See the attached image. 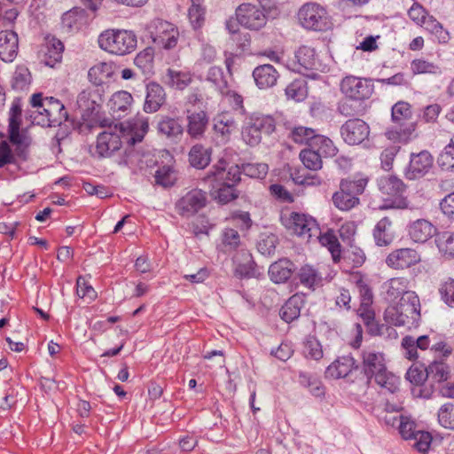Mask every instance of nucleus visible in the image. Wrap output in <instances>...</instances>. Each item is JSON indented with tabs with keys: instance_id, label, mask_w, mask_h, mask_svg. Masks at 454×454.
I'll return each instance as SVG.
<instances>
[{
	"instance_id": "nucleus-1",
	"label": "nucleus",
	"mask_w": 454,
	"mask_h": 454,
	"mask_svg": "<svg viewBox=\"0 0 454 454\" xmlns=\"http://www.w3.org/2000/svg\"><path fill=\"white\" fill-rule=\"evenodd\" d=\"M149 125L146 119L139 118L132 123L109 125L107 129L101 132L97 137L96 153L99 158L110 157L120 150L123 142L134 145L141 142L148 131Z\"/></svg>"
},
{
	"instance_id": "nucleus-2",
	"label": "nucleus",
	"mask_w": 454,
	"mask_h": 454,
	"mask_svg": "<svg viewBox=\"0 0 454 454\" xmlns=\"http://www.w3.org/2000/svg\"><path fill=\"white\" fill-rule=\"evenodd\" d=\"M420 317V301L415 292L403 294L397 304L385 310L387 322L397 325H414Z\"/></svg>"
},
{
	"instance_id": "nucleus-3",
	"label": "nucleus",
	"mask_w": 454,
	"mask_h": 454,
	"mask_svg": "<svg viewBox=\"0 0 454 454\" xmlns=\"http://www.w3.org/2000/svg\"><path fill=\"white\" fill-rule=\"evenodd\" d=\"M411 105L399 101L392 106L391 119L395 126L387 128L385 136L393 142H407L416 129V124L411 121Z\"/></svg>"
},
{
	"instance_id": "nucleus-4",
	"label": "nucleus",
	"mask_w": 454,
	"mask_h": 454,
	"mask_svg": "<svg viewBox=\"0 0 454 454\" xmlns=\"http://www.w3.org/2000/svg\"><path fill=\"white\" fill-rule=\"evenodd\" d=\"M98 42L102 50L119 56L129 54L137 47V36L128 30H106Z\"/></svg>"
},
{
	"instance_id": "nucleus-5",
	"label": "nucleus",
	"mask_w": 454,
	"mask_h": 454,
	"mask_svg": "<svg viewBox=\"0 0 454 454\" xmlns=\"http://www.w3.org/2000/svg\"><path fill=\"white\" fill-rule=\"evenodd\" d=\"M340 91L346 98L360 102L371 98L374 86L371 80L348 75L341 80Z\"/></svg>"
},
{
	"instance_id": "nucleus-6",
	"label": "nucleus",
	"mask_w": 454,
	"mask_h": 454,
	"mask_svg": "<svg viewBox=\"0 0 454 454\" xmlns=\"http://www.w3.org/2000/svg\"><path fill=\"white\" fill-rule=\"evenodd\" d=\"M301 26L307 29L324 30L327 27L326 11L317 4L308 3L298 12Z\"/></svg>"
},
{
	"instance_id": "nucleus-7",
	"label": "nucleus",
	"mask_w": 454,
	"mask_h": 454,
	"mask_svg": "<svg viewBox=\"0 0 454 454\" xmlns=\"http://www.w3.org/2000/svg\"><path fill=\"white\" fill-rule=\"evenodd\" d=\"M239 24L251 30H259L267 22L264 10L260 4H242L236 10Z\"/></svg>"
},
{
	"instance_id": "nucleus-8",
	"label": "nucleus",
	"mask_w": 454,
	"mask_h": 454,
	"mask_svg": "<svg viewBox=\"0 0 454 454\" xmlns=\"http://www.w3.org/2000/svg\"><path fill=\"white\" fill-rule=\"evenodd\" d=\"M45 116L42 118L40 115L34 117V123L40 126L56 127L61 125L67 120L68 114L64 105L54 98H44Z\"/></svg>"
},
{
	"instance_id": "nucleus-9",
	"label": "nucleus",
	"mask_w": 454,
	"mask_h": 454,
	"mask_svg": "<svg viewBox=\"0 0 454 454\" xmlns=\"http://www.w3.org/2000/svg\"><path fill=\"white\" fill-rule=\"evenodd\" d=\"M21 108L19 105L13 104L10 109L8 134L10 142L16 145L17 153L24 155L25 149L30 145V138L20 131Z\"/></svg>"
},
{
	"instance_id": "nucleus-10",
	"label": "nucleus",
	"mask_w": 454,
	"mask_h": 454,
	"mask_svg": "<svg viewBox=\"0 0 454 454\" xmlns=\"http://www.w3.org/2000/svg\"><path fill=\"white\" fill-rule=\"evenodd\" d=\"M287 228L294 234L307 240L319 234V227L317 221L310 215L293 212L286 224Z\"/></svg>"
},
{
	"instance_id": "nucleus-11",
	"label": "nucleus",
	"mask_w": 454,
	"mask_h": 454,
	"mask_svg": "<svg viewBox=\"0 0 454 454\" xmlns=\"http://www.w3.org/2000/svg\"><path fill=\"white\" fill-rule=\"evenodd\" d=\"M362 358L363 369L367 377V382H370L372 378L380 380L382 372L387 370L384 354L368 348L362 352Z\"/></svg>"
},
{
	"instance_id": "nucleus-12",
	"label": "nucleus",
	"mask_w": 454,
	"mask_h": 454,
	"mask_svg": "<svg viewBox=\"0 0 454 454\" xmlns=\"http://www.w3.org/2000/svg\"><path fill=\"white\" fill-rule=\"evenodd\" d=\"M275 129L271 118H257L242 131V138L250 146H255L262 140V134H270Z\"/></svg>"
},
{
	"instance_id": "nucleus-13",
	"label": "nucleus",
	"mask_w": 454,
	"mask_h": 454,
	"mask_svg": "<svg viewBox=\"0 0 454 454\" xmlns=\"http://www.w3.org/2000/svg\"><path fill=\"white\" fill-rule=\"evenodd\" d=\"M340 134L347 144L359 145L368 137L370 128L361 119H350L341 126Z\"/></svg>"
},
{
	"instance_id": "nucleus-14",
	"label": "nucleus",
	"mask_w": 454,
	"mask_h": 454,
	"mask_svg": "<svg viewBox=\"0 0 454 454\" xmlns=\"http://www.w3.org/2000/svg\"><path fill=\"white\" fill-rule=\"evenodd\" d=\"M433 161L434 159L427 151L411 153L409 166L405 171L406 178L416 180L423 177L432 168Z\"/></svg>"
},
{
	"instance_id": "nucleus-15",
	"label": "nucleus",
	"mask_w": 454,
	"mask_h": 454,
	"mask_svg": "<svg viewBox=\"0 0 454 454\" xmlns=\"http://www.w3.org/2000/svg\"><path fill=\"white\" fill-rule=\"evenodd\" d=\"M207 196L201 190H192L177 202L178 212L184 216L193 215L206 206Z\"/></svg>"
},
{
	"instance_id": "nucleus-16",
	"label": "nucleus",
	"mask_w": 454,
	"mask_h": 454,
	"mask_svg": "<svg viewBox=\"0 0 454 454\" xmlns=\"http://www.w3.org/2000/svg\"><path fill=\"white\" fill-rule=\"evenodd\" d=\"M236 129L237 123L229 113L218 114L213 119V130L217 144H226Z\"/></svg>"
},
{
	"instance_id": "nucleus-17",
	"label": "nucleus",
	"mask_w": 454,
	"mask_h": 454,
	"mask_svg": "<svg viewBox=\"0 0 454 454\" xmlns=\"http://www.w3.org/2000/svg\"><path fill=\"white\" fill-rule=\"evenodd\" d=\"M420 260V255L416 250L411 248H400L387 255L386 263L393 269L403 270L419 263Z\"/></svg>"
},
{
	"instance_id": "nucleus-18",
	"label": "nucleus",
	"mask_w": 454,
	"mask_h": 454,
	"mask_svg": "<svg viewBox=\"0 0 454 454\" xmlns=\"http://www.w3.org/2000/svg\"><path fill=\"white\" fill-rule=\"evenodd\" d=\"M235 273L240 278H258L260 272L256 267L251 253L247 249H240L233 256Z\"/></svg>"
},
{
	"instance_id": "nucleus-19",
	"label": "nucleus",
	"mask_w": 454,
	"mask_h": 454,
	"mask_svg": "<svg viewBox=\"0 0 454 454\" xmlns=\"http://www.w3.org/2000/svg\"><path fill=\"white\" fill-rule=\"evenodd\" d=\"M186 121V132L192 139L199 140L204 137L209 121L208 115L205 111H187Z\"/></svg>"
},
{
	"instance_id": "nucleus-20",
	"label": "nucleus",
	"mask_w": 454,
	"mask_h": 454,
	"mask_svg": "<svg viewBox=\"0 0 454 454\" xmlns=\"http://www.w3.org/2000/svg\"><path fill=\"white\" fill-rule=\"evenodd\" d=\"M144 111L148 114L156 113L166 102L164 88L157 82H151L145 87Z\"/></svg>"
},
{
	"instance_id": "nucleus-21",
	"label": "nucleus",
	"mask_w": 454,
	"mask_h": 454,
	"mask_svg": "<svg viewBox=\"0 0 454 454\" xmlns=\"http://www.w3.org/2000/svg\"><path fill=\"white\" fill-rule=\"evenodd\" d=\"M178 30L171 23L159 20L156 25V33L153 38L154 43L161 45L164 49H172L177 43Z\"/></svg>"
},
{
	"instance_id": "nucleus-22",
	"label": "nucleus",
	"mask_w": 454,
	"mask_h": 454,
	"mask_svg": "<svg viewBox=\"0 0 454 454\" xmlns=\"http://www.w3.org/2000/svg\"><path fill=\"white\" fill-rule=\"evenodd\" d=\"M294 58L296 63H294L292 68L297 72H301V68L305 70L318 69L321 66L315 50L306 45L301 46L295 51Z\"/></svg>"
},
{
	"instance_id": "nucleus-23",
	"label": "nucleus",
	"mask_w": 454,
	"mask_h": 454,
	"mask_svg": "<svg viewBox=\"0 0 454 454\" xmlns=\"http://www.w3.org/2000/svg\"><path fill=\"white\" fill-rule=\"evenodd\" d=\"M216 184L230 183L234 186L236 183L240 180L241 171L239 167L231 166L226 169V162L223 160H219L216 165L213 167L210 172Z\"/></svg>"
},
{
	"instance_id": "nucleus-24",
	"label": "nucleus",
	"mask_w": 454,
	"mask_h": 454,
	"mask_svg": "<svg viewBox=\"0 0 454 454\" xmlns=\"http://www.w3.org/2000/svg\"><path fill=\"white\" fill-rule=\"evenodd\" d=\"M18 35L15 32L4 30L0 32V59L12 62L17 56Z\"/></svg>"
},
{
	"instance_id": "nucleus-25",
	"label": "nucleus",
	"mask_w": 454,
	"mask_h": 454,
	"mask_svg": "<svg viewBox=\"0 0 454 454\" xmlns=\"http://www.w3.org/2000/svg\"><path fill=\"white\" fill-rule=\"evenodd\" d=\"M356 360L351 356H343L332 363L325 371V375L332 379L347 377L354 368H356Z\"/></svg>"
},
{
	"instance_id": "nucleus-26",
	"label": "nucleus",
	"mask_w": 454,
	"mask_h": 454,
	"mask_svg": "<svg viewBox=\"0 0 454 454\" xmlns=\"http://www.w3.org/2000/svg\"><path fill=\"white\" fill-rule=\"evenodd\" d=\"M159 133L168 139L177 142L184 134V127L178 118L162 116L157 126Z\"/></svg>"
},
{
	"instance_id": "nucleus-27",
	"label": "nucleus",
	"mask_w": 454,
	"mask_h": 454,
	"mask_svg": "<svg viewBox=\"0 0 454 454\" xmlns=\"http://www.w3.org/2000/svg\"><path fill=\"white\" fill-rule=\"evenodd\" d=\"M294 271V264L288 259L273 262L269 268L270 279L277 284L286 282Z\"/></svg>"
},
{
	"instance_id": "nucleus-28",
	"label": "nucleus",
	"mask_w": 454,
	"mask_h": 454,
	"mask_svg": "<svg viewBox=\"0 0 454 454\" xmlns=\"http://www.w3.org/2000/svg\"><path fill=\"white\" fill-rule=\"evenodd\" d=\"M253 76L260 89H266L276 84L278 74L273 66L265 64L255 67Z\"/></svg>"
},
{
	"instance_id": "nucleus-29",
	"label": "nucleus",
	"mask_w": 454,
	"mask_h": 454,
	"mask_svg": "<svg viewBox=\"0 0 454 454\" xmlns=\"http://www.w3.org/2000/svg\"><path fill=\"white\" fill-rule=\"evenodd\" d=\"M373 238L379 247H387L395 238L392 221L388 217L380 219L374 227Z\"/></svg>"
},
{
	"instance_id": "nucleus-30",
	"label": "nucleus",
	"mask_w": 454,
	"mask_h": 454,
	"mask_svg": "<svg viewBox=\"0 0 454 454\" xmlns=\"http://www.w3.org/2000/svg\"><path fill=\"white\" fill-rule=\"evenodd\" d=\"M436 232V228L427 220L419 219L412 223L409 229V234L415 242L424 243L432 238Z\"/></svg>"
},
{
	"instance_id": "nucleus-31",
	"label": "nucleus",
	"mask_w": 454,
	"mask_h": 454,
	"mask_svg": "<svg viewBox=\"0 0 454 454\" xmlns=\"http://www.w3.org/2000/svg\"><path fill=\"white\" fill-rule=\"evenodd\" d=\"M133 98L130 93L125 90H121L114 93L109 100L108 106L114 115L118 118L121 116V114L131 106Z\"/></svg>"
},
{
	"instance_id": "nucleus-32",
	"label": "nucleus",
	"mask_w": 454,
	"mask_h": 454,
	"mask_svg": "<svg viewBox=\"0 0 454 454\" xmlns=\"http://www.w3.org/2000/svg\"><path fill=\"white\" fill-rule=\"evenodd\" d=\"M101 94L98 89L84 90L77 98V104L79 107L87 113H93L98 106L101 104Z\"/></svg>"
},
{
	"instance_id": "nucleus-33",
	"label": "nucleus",
	"mask_w": 454,
	"mask_h": 454,
	"mask_svg": "<svg viewBox=\"0 0 454 454\" xmlns=\"http://www.w3.org/2000/svg\"><path fill=\"white\" fill-rule=\"evenodd\" d=\"M212 149L200 144L193 145L189 153L191 165L197 168H206L211 160Z\"/></svg>"
},
{
	"instance_id": "nucleus-34",
	"label": "nucleus",
	"mask_w": 454,
	"mask_h": 454,
	"mask_svg": "<svg viewBox=\"0 0 454 454\" xmlns=\"http://www.w3.org/2000/svg\"><path fill=\"white\" fill-rule=\"evenodd\" d=\"M163 82L176 90H184L192 82V76L188 72L168 68L163 77Z\"/></svg>"
},
{
	"instance_id": "nucleus-35",
	"label": "nucleus",
	"mask_w": 454,
	"mask_h": 454,
	"mask_svg": "<svg viewBox=\"0 0 454 454\" xmlns=\"http://www.w3.org/2000/svg\"><path fill=\"white\" fill-rule=\"evenodd\" d=\"M302 300L298 295H293L282 306L279 311L280 317L290 323L300 317Z\"/></svg>"
},
{
	"instance_id": "nucleus-36",
	"label": "nucleus",
	"mask_w": 454,
	"mask_h": 454,
	"mask_svg": "<svg viewBox=\"0 0 454 454\" xmlns=\"http://www.w3.org/2000/svg\"><path fill=\"white\" fill-rule=\"evenodd\" d=\"M378 186L382 194L390 197L400 195L404 190L403 181L395 176H383L378 181Z\"/></svg>"
},
{
	"instance_id": "nucleus-37",
	"label": "nucleus",
	"mask_w": 454,
	"mask_h": 454,
	"mask_svg": "<svg viewBox=\"0 0 454 454\" xmlns=\"http://www.w3.org/2000/svg\"><path fill=\"white\" fill-rule=\"evenodd\" d=\"M396 420H399L398 432L403 440H412L416 437L419 430H416L417 424L414 420L408 416L400 415L398 418L393 417L387 419V423L395 425Z\"/></svg>"
},
{
	"instance_id": "nucleus-38",
	"label": "nucleus",
	"mask_w": 454,
	"mask_h": 454,
	"mask_svg": "<svg viewBox=\"0 0 454 454\" xmlns=\"http://www.w3.org/2000/svg\"><path fill=\"white\" fill-rule=\"evenodd\" d=\"M301 285L309 289H315L317 286H319L322 280L320 273L312 266L305 264L299 270L297 273Z\"/></svg>"
},
{
	"instance_id": "nucleus-39",
	"label": "nucleus",
	"mask_w": 454,
	"mask_h": 454,
	"mask_svg": "<svg viewBox=\"0 0 454 454\" xmlns=\"http://www.w3.org/2000/svg\"><path fill=\"white\" fill-rule=\"evenodd\" d=\"M387 298L394 301L403 294L410 293L409 281L404 278H393L385 284Z\"/></svg>"
},
{
	"instance_id": "nucleus-40",
	"label": "nucleus",
	"mask_w": 454,
	"mask_h": 454,
	"mask_svg": "<svg viewBox=\"0 0 454 454\" xmlns=\"http://www.w3.org/2000/svg\"><path fill=\"white\" fill-rule=\"evenodd\" d=\"M374 380L380 387V393L382 395H394L396 394L399 389V378L387 370L382 372L380 380L374 378Z\"/></svg>"
},
{
	"instance_id": "nucleus-41",
	"label": "nucleus",
	"mask_w": 454,
	"mask_h": 454,
	"mask_svg": "<svg viewBox=\"0 0 454 454\" xmlns=\"http://www.w3.org/2000/svg\"><path fill=\"white\" fill-rule=\"evenodd\" d=\"M206 80L221 94L224 95L229 93L227 81L223 76L222 68L211 67L207 71Z\"/></svg>"
},
{
	"instance_id": "nucleus-42",
	"label": "nucleus",
	"mask_w": 454,
	"mask_h": 454,
	"mask_svg": "<svg viewBox=\"0 0 454 454\" xmlns=\"http://www.w3.org/2000/svg\"><path fill=\"white\" fill-rule=\"evenodd\" d=\"M411 69L413 74H440L442 73L439 65L430 62L425 59H415L411 63Z\"/></svg>"
},
{
	"instance_id": "nucleus-43",
	"label": "nucleus",
	"mask_w": 454,
	"mask_h": 454,
	"mask_svg": "<svg viewBox=\"0 0 454 454\" xmlns=\"http://www.w3.org/2000/svg\"><path fill=\"white\" fill-rule=\"evenodd\" d=\"M287 98L294 101H303L308 96L307 82L304 79H296L286 88Z\"/></svg>"
},
{
	"instance_id": "nucleus-44",
	"label": "nucleus",
	"mask_w": 454,
	"mask_h": 454,
	"mask_svg": "<svg viewBox=\"0 0 454 454\" xmlns=\"http://www.w3.org/2000/svg\"><path fill=\"white\" fill-rule=\"evenodd\" d=\"M47 51L44 53L45 65L53 67L62 59L64 46L59 40H51L47 43Z\"/></svg>"
},
{
	"instance_id": "nucleus-45",
	"label": "nucleus",
	"mask_w": 454,
	"mask_h": 454,
	"mask_svg": "<svg viewBox=\"0 0 454 454\" xmlns=\"http://www.w3.org/2000/svg\"><path fill=\"white\" fill-rule=\"evenodd\" d=\"M204 0H191L188 10V17L194 29L200 28L205 21V8L202 6Z\"/></svg>"
},
{
	"instance_id": "nucleus-46",
	"label": "nucleus",
	"mask_w": 454,
	"mask_h": 454,
	"mask_svg": "<svg viewBox=\"0 0 454 454\" xmlns=\"http://www.w3.org/2000/svg\"><path fill=\"white\" fill-rule=\"evenodd\" d=\"M422 25L428 32L437 36L439 43H446L450 40L449 32L443 29L442 25L434 16L427 14Z\"/></svg>"
},
{
	"instance_id": "nucleus-47",
	"label": "nucleus",
	"mask_w": 454,
	"mask_h": 454,
	"mask_svg": "<svg viewBox=\"0 0 454 454\" xmlns=\"http://www.w3.org/2000/svg\"><path fill=\"white\" fill-rule=\"evenodd\" d=\"M322 155L316 149H303L300 153V159L306 168L317 171L322 168Z\"/></svg>"
},
{
	"instance_id": "nucleus-48",
	"label": "nucleus",
	"mask_w": 454,
	"mask_h": 454,
	"mask_svg": "<svg viewBox=\"0 0 454 454\" xmlns=\"http://www.w3.org/2000/svg\"><path fill=\"white\" fill-rule=\"evenodd\" d=\"M333 202L340 210L348 211L359 203V199L340 189V191L333 193Z\"/></svg>"
},
{
	"instance_id": "nucleus-49",
	"label": "nucleus",
	"mask_w": 454,
	"mask_h": 454,
	"mask_svg": "<svg viewBox=\"0 0 454 454\" xmlns=\"http://www.w3.org/2000/svg\"><path fill=\"white\" fill-rule=\"evenodd\" d=\"M310 147L316 149L323 157H333L338 151L330 138L320 135H317Z\"/></svg>"
},
{
	"instance_id": "nucleus-50",
	"label": "nucleus",
	"mask_w": 454,
	"mask_h": 454,
	"mask_svg": "<svg viewBox=\"0 0 454 454\" xmlns=\"http://www.w3.org/2000/svg\"><path fill=\"white\" fill-rule=\"evenodd\" d=\"M316 237L319 239V241L323 246L327 247L333 260L337 261L340 256V245L335 234L333 231H327L321 234L319 231V234Z\"/></svg>"
},
{
	"instance_id": "nucleus-51",
	"label": "nucleus",
	"mask_w": 454,
	"mask_h": 454,
	"mask_svg": "<svg viewBox=\"0 0 454 454\" xmlns=\"http://www.w3.org/2000/svg\"><path fill=\"white\" fill-rule=\"evenodd\" d=\"M436 245L439 251L446 257L454 256V232L444 231L438 235Z\"/></svg>"
},
{
	"instance_id": "nucleus-52",
	"label": "nucleus",
	"mask_w": 454,
	"mask_h": 454,
	"mask_svg": "<svg viewBox=\"0 0 454 454\" xmlns=\"http://www.w3.org/2000/svg\"><path fill=\"white\" fill-rule=\"evenodd\" d=\"M290 137L297 144H309L310 145V144H313L317 134L313 129L298 126L292 129Z\"/></svg>"
},
{
	"instance_id": "nucleus-53",
	"label": "nucleus",
	"mask_w": 454,
	"mask_h": 454,
	"mask_svg": "<svg viewBox=\"0 0 454 454\" xmlns=\"http://www.w3.org/2000/svg\"><path fill=\"white\" fill-rule=\"evenodd\" d=\"M154 59V51L151 47H147L140 51L134 59V64L142 70L144 74L152 70Z\"/></svg>"
},
{
	"instance_id": "nucleus-54",
	"label": "nucleus",
	"mask_w": 454,
	"mask_h": 454,
	"mask_svg": "<svg viewBox=\"0 0 454 454\" xmlns=\"http://www.w3.org/2000/svg\"><path fill=\"white\" fill-rule=\"evenodd\" d=\"M217 185L219 188L215 192L214 197L219 203L227 204L238 198L236 190L230 183L217 184Z\"/></svg>"
},
{
	"instance_id": "nucleus-55",
	"label": "nucleus",
	"mask_w": 454,
	"mask_h": 454,
	"mask_svg": "<svg viewBox=\"0 0 454 454\" xmlns=\"http://www.w3.org/2000/svg\"><path fill=\"white\" fill-rule=\"evenodd\" d=\"M367 184V178H359L357 180H342L340 184V189L349 193L353 197H358L362 194Z\"/></svg>"
},
{
	"instance_id": "nucleus-56",
	"label": "nucleus",
	"mask_w": 454,
	"mask_h": 454,
	"mask_svg": "<svg viewBox=\"0 0 454 454\" xmlns=\"http://www.w3.org/2000/svg\"><path fill=\"white\" fill-rule=\"evenodd\" d=\"M300 383L308 387L310 394L316 397H320L325 394L322 382L315 377L301 373L300 374Z\"/></svg>"
},
{
	"instance_id": "nucleus-57",
	"label": "nucleus",
	"mask_w": 454,
	"mask_h": 454,
	"mask_svg": "<svg viewBox=\"0 0 454 454\" xmlns=\"http://www.w3.org/2000/svg\"><path fill=\"white\" fill-rule=\"evenodd\" d=\"M222 243L225 252L235 250L240 245V236L238 231L226 228L222 234Z\"/></svg>"
},
{
	"instance_id": "nucleus-58",
	"label": "nucleus",
	"mask_w": 454,
	"mask_h": 454,
	"mask_svg": "<svg viewBox=\"0 0 454 454\" xmlns=\"http://www.w3.org/2000/svg\"><path fill=\"white\" fill-rule=\"evenodd\" d=\"M438 420L442 427L454 429V404H443L438 411Z\"/></svg>"
},
{
	"instance_id": "nucleus-59",
	"label": "nucleus",
	"mask_w": 454,
	"mask_h": 454,
	"mask_svg": "<svg viewBox=\"0 0 454 454\" xmlns=\"http://www.w3.org/2000/svg\"><path fill=\"white\" fill-rule=\"evenodd\" d=\"M31 81L29 70L25 67H18L12 78V87L15 90H24Z\"/></svg>"
},
{
	"instance_id": "nucleus-60",
	"label": "nucleus",
	"mask_w": 454,
	"mask_h": 454,
	"mask_svg": "<svg viewBox=\"0 0 454 454\" xmlns=\"http://www.w3.org/2000/svg\"><path fill=\"white\" fill-rule=\"evenodd\" d=\"M242 172L252 178L262 179L268 173V165L265 163H246L242 165Z\"/></svg>"
},
{
	"instance_id": "nucleus-61",
	"label": "nucleus",
	"mask_w": 454,
	"mask_h": 454,
	"mask_svg": "<svg viewBox=\"0 0 454 454\" xmlns=\"http://www.w3.org/2000/svg\"><path fill=\"white\" fill-rule=\"evenodd\" d=\"M108 69V65L106 63H100L92 67L88 72V77L90 81L98 86L104 83L105 79L109 76V73L105 72Z\"/></svg>"
},
{
	"instance_id": "nucleus-62",
	"label": "nucleus",
	"mask_w": 454,
	"mask_h": 454,
	"mask_svg": "<svg viewBox=\"0 0 454 454\" xmlns=\"http://www.w3.org/2000/svg\"><path fill=\"white\" fill-rule=\"evenodd\" d=\"M439 293L442 300L451 308H454V278H449L442 283Z\"/></svg>"
},
{
	"instance_id": "nucleus-63",
	"label": "nucleus",
	"mask_w": 454,
	"mask_h": 454,
	"mask_svg": "<svg viewBox=\"0 0 454 454\" xmlns=\"http://www.w3.org/2000/svg\"><path fill=\"white\" fill-rule=\"evenodd\" d=\"M413 447L420 453L426 454L428 452L431 446L433 436L429 432L418 431Z\"/></svg>"
},
{
	"instance_id": "nucleus-64",
	"label": "nucleus",
	"mask_w": 454,
	"mask_h": 454,
	"mask_svg": "<svg viewBox=\"0 0 454 454\" xmlns=\"http://www.w3.org/2000/svg\"><path fill=\"white\" fill-rule=\"evenodd\" d=\"M76 294L81 298H85L89 301H93L96 296V291L94 288L86 281V279L80 276L76 280Z\"/></svg>"
}]
</instances>
